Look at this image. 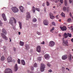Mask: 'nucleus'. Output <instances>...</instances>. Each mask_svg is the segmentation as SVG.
<instances>
[{
    "label": "nucleus",
    "instance_id": "nucleus-1",
    "mask_svg": "<svg viewBox=\"0 0 73 73\" xmlns=\"http://www.w3.org/2000/svg\"><path fill=\"white\" fill-rule=\"evenodd\" d=\"M2 33H1V36L3 38L5 39V40H7L8 38L6 37V36L5 35H7V31H5V29H2Z\"/></svg>",
    "mask_w": 73,
    "mask_h": 73
},
{
    "label": "nucleus",
    "instance_id": "nucleus-2",
    "mask_svg": "<svg viewBox=\"0 0 73 73\" xmlns=\"http://www.w3.org/2000/svg\"><path fill=\"white\" fill-rule=\"evenodd\" d=\"M13 20L15 22V24L16 23V20L14 17H12L11 18V19L9 21V24L11 25H13Z\"/></svg>",
    "mask_w": 73,
    "mask_h": 73
},
{
    "label": "nucleus",
    "instance_id": "nucleus-3",
    "mask_svg": "<svg viewBox=\"0 0 73 73\" xmlns=\"http://www.w3.org/2000/svg\"><path fill=\"white\" fill-rule=\"evenodd\" d=\"M12 10L14 13H17L19 12V9L16 7H13L12 8Z\"/></svg>",
    "mask_w": 73,
    "mask_h": 73
},
{
    "label": "nucleus",
    "instance_id": "nucleus-4",
    "mask_svg": "<svg viewBox=\"0 0 73 73\" xmlns=\"http://www.w3.org/2000/svg\"><path fill=\"white\" fill-rule=\"evenodd\" d=\"M41 67H40V70L41 72H44L45 68V64L42 63L41 64Z\"/></svg>",
    "mask_w": 73,
    "mask_h": 73
},
{
    "label": "nucleus",
    "instance_id": "nucleus-5",
    "mask_svg": "<svg viewBox=\"0 0 73 73\" xmlns=\"http://www.w3.org/2000/svg\"><path fill=\"white\" fill-rule=\"evenodd\" d=\"M5 73H12V70L9 68H7L5 71Z\"/></svg>",
    "mask_w": 73,
    "mask_h": 73
},
{
    "label": "nucleus",
    "instance_id": "nucleus-6",
    "mask_svg": "<svg viewBox=\"0 0 73 73\" xmlns=\"http://www.w3.org/2000/svg\"><path fill=\"white\" fill-rule=\"evenodd\" d=\"M41 48L40 46H38L36 48V51L38 52V53H40V52H41Z\"/></svg>",
    "mask_w": 73,
    "mask_h": 73
},
{
    "label": "nucleus",
    "instance_id": "nucleus-7",
    "mask_svg": "<svg viewBox=\"0 0 73 73\" xmlns=\"http://www.w3.org/2000/svg\"><path fill=\"white\" fill-rule=\"evenodd\" d=\"M55 44V43H54V42H53V41H51L50 42L49 45V46H50L52 47V46H53Z\"/></svg>",
    "mask_w": 73,
    "mask_h": 73
},
{
    "label": "nucleus",
    "instance_id": "nucleus-8",
    "mask_svg": "<svg viewBox=\"0 0 73 73\" xmlns=\"http://www.w3.org/2000/svg\"><path fill=\"white\" fill-rule=\"evenodd\" d=\"M68 40H63V45L64 46H68Z\"/></svg>",
    "mask_w": 73,
    "mask_h": 73
},
{
    "label": "nucleus",
    "instance_id": "nucleus-9",
    "mask_svg": "<svg viewBox=\"0 0 73 73\" xmlns=\"http://www.w3.org/2000/svg\"><path fill=\"white\" fill-rule=\"evenodd\" d=\"M43 23L44 25H49V23H48V21L46 19L44 21Z\"/></svg>",
    "mask_w": 73,
    "mask_h": 73
},
{
    "label": "nucleus",
    "instance_id": "nucleus-10",
    "mask_svg": "<svg viewBox=\"0 0 73 73\" xmlns=\"http://www.w3.org/2000/svg\"><path fill=\"white\" fill-rule=\"evenodd\" d=\"M8 62H12V58L11 56H9L7 58Z\"/></svg>",
    "mask_w": 73,
    "mask_h": 73
},
{
    "label": "nucleus",
    "instance_id": "nucleus-11",
    "mask_svg": "<svg viewBox=\"0 0 73 73\" xmlns=\"http://www.w3.org/2000/svg\"><path fill=\"white\" fill-rule=\"evenodd\" d=\"M26 17L28 19H31V15H30V13L29 12H27L26 14Z\"/></svg>",
    "mask_w": 73,
    "mask_h": 73
},
{
    "label": "nucleus",
    "instance_id": "nucleus-12",
    "mask_svg": "<svg viewBox=\"0 0 73 73\" xmlns=\"http://www.w3.org/2000/svg\"><path fill=\"white\" fill-rule=\"evenodd\" d=\"M2 16L3 19L5 21H6L7 18H6V16H5V14H2Z\"/></svg>",
    "mask_w": 73,
    "mask_h": 73
},
{
    "label": "nucleus",
    "instance_id": "nucleus-13",
    "mask_svg": "<svg viewBox=\"0 0 73 73\" xmlns=\"http://www.w3.org/2000/svg\"><path fill=\"white\" fill-rule=\"evenodd\" d=\"M60 28L62 31H66V27L65 26L63 27H60Z\"/></svg>",
    "mask_w": 73,
    "mask_h": 73
},
{
    "label": "nucleus",
    "instance_id": "nucleus-14",
    "mask_svg": "<svg viewBox=\"0 0 73 73\" xmlns=\"http://www.w3.org/2000/svg\"><path fill=\"white\" fill-rule=\"evenodd\" d=\"M50 18L52 20L54 19V18L55 17L53 16V14L52 13H50Z\"/></svg>",
    "mask_w": 73,
    "mask_h": 73
},
{
    "label": "nucleus",
    "instance_id": "nucleus-15",
    "mask_svg": "<svg viewBox=\"0 0 73 73\" xmlns=\"http://www.w3.org/2000/svg\"><path fill=\"white\" fill-rule=\"evenodd\" d=\"M19 8H20V10L21 12H24V7H23L22 6H20L19 7Z\"/></svg>",
    "mask_w": 73,
    "mask_h": 73
},
{
    "label": "nucleus",
    "instance_id": "nucleus-16",
    "mask_svg": "<svg viewBox=\"0 0 73 73\" xmlns=\"http://www.w3.org/2000/svg\"><path fill=\"white\" fill-rule=\"evenodd\" d=\"M62 60H66V59H67V56L66 55H63L62 57Z\"/></svg>",
    "mask_w": 73,
    "mask_h": 73
},
{
    "label": "nucleus",
    "instance_id": "nucleus-17",
    "mask_svg": "<svg viewBox=\"0 0 73 73\" xmlns=\"http://www.w3.org/2000/svg\"><path fill=\"white\" fill-rule=\"evenodd\" d=\"M20 45L21 46H23L24 45V42H22L21 41H20L19 42Z\"/></svg>",
    "mask_w": 73,
    "mask_h": 73
},
{
    "label": "nucleus",
    "instance_id": "nucleus-18",
    "mask_svg": "<svg viewBox=\"0 0 73 73\" xmlns=\"http://www.w3.org/2000/svg\"><path fill=\"white\" fill-rule=\"evenodd\" d=\"M21 62L22 63V64L23 65H25V62L24 61V60H21Z\"/></svg>",
    "mask_w": 73,
    "mask_h": 73
},
{
    "label": "nucleus",
    "instance_id": "nucleus-19",
    "mask_svg": "<svg viewBox=\"0 0 73 73\" xmlns=\"http://www.w3.org/2000/svg\"><path fill=\"white\" fill-rule=\"evenodd\" d=\"M17 70V65L16 64L15 67V71H16Z\"/></svg>",
    "mask_w": 73,
    "mask_h": 73
},
{
    "label": "nucleus",
    "instance_id": "nucleus-20",
    "mask_svg": "<svg viewBox=\"0 0 73 73\" xmlns=\"http://www.w3.org/2000/svg\"><path fill=\"white\" fill-rule=\"evenodd\" d=\"M25 47L26 49H29V45L26 44L25 45Z\"/></svg>",
    "mask_w": 73,
    "mask_h": 73
},
{
    "label": "nucleus",
    "instance_id": "nucleus-21",
    "mask_svg": "<svg viewBox=\"0 0 73 73\" xmlns=\"http://www.w3.org/2000/svg\"><path fill=\"white\" fill-rule=\"evenodd\" d=\"M19 27H20V29H21L22 28V24L20 22H19Z\"/></svg>",
    "mask_w": 73,
    "mask_h": 73
},
{
    "label": "nucleus",
    "instance_id": "nucleus-22",
    "mask_svg": "<svg viewBox=\"0 0 73 73\" xmlns=\"http://www.w3.org/2000/svg\"><path fill=\"white\" fill-rule=\"evenodd\" d=\"M44 57L45 58H49V56L48 54H46L44 55Z\"/></svg>",
    "mask_w": 73,
    "mask_h": 73
},
{
    "label": "nucleus",
    "instance_id": "nucleus-23",
    "mask_svg": "<svg viewBox=\"0 0 73 73\" xmlns=\"http://www.w3.org/2000/svg\"><path fill=\"white\" fill-rule=\"evenodd\" d=\"M64 38H67V37H68V33L67 34L66 33H64Z\"/></svg>",
    "mask_w": 73,
    "mask_h": 73
},
{
    "label": "nucleus",
    "instance_id": "nucleus-24",
    "mask_svg": "<svg viewBox=\"0 0 73 73\" xmlns=\"http://www.w3.org/2000/svg\"><path fill=\"white\" fill-rule=\"evenodd\" d=\"M37 21V19L36 18H34L33 19V23H36Z\"/></svg>",
    "mask_w": 73,
    "mask_h": 73
},
{
    "label": "nucleus",
    "instance_id": "nucleus-25",
    "mask_svg": "<svg viewBox=\"0 0 73 73\" xmlns=\"http://www.w3.org/2000/svg\"><path fill=\"white\" fill-rule=\"evenodd\" d=\"M71 58H72V55H71V54H69L68 56V59L69 61L71 60Z\"/></svg>",
    "mask_w": 73,
    "mask_h": 73
},
{
    "label": "nucleus",
    "instance_id": "nucleus-26",
    "mask_svg": "<svg viewBox=\"0 0 73 73\" xmlns=\"http://www.w3.org/2000/svg\"><path fill=\"white\" fill-rule=\"evenodd\" d=\"M4 60H5V57L4 56H2L1 58V61H4Z\"/></svg>",
    "mask_w": 73,
    "mask_h": 73
},
{
    "label": "nucleus",
    "instance_id": "nucleus-27",
    "mask_svg": "<svg viewBox=\"0 0 73 73\" xmlns=\"http://www.w3.org/2000/svg\"><path fill=\"white\" fill-rule=\"evenodd\" d=\"M61 16L62 17H65V14L63 13H62L61 14Z\"/></svg>",
    "mask_w": 73,
    "mask_h": 73
},
{
    "label": "nucleus",
    "instance_id": "nucleus-28",
    "mask_svg": "<svg viewBox=\"0 0 73 73\" xmlns=\"http://www.w3.org/2000/svg\"><path fill=\"white\" fill-rule=\"evenodd\" d=\"M32 10L33 12V13H35V7L34 6L32 8Z\"/></svg>",
    "mask_w": 73,
    "mask_h": 73
},
{
    "label": "nucleus",
    "instance_id": "nucleus-29",
    "mask_svg": "<svg viewBox=\"0 0 73 73\" xmlns=\"http://www.w3.org/2000/svg\"><path fill=\"white\" fill-rule=\"evenodd\" d=\"M68 37H72V34H71L68 33Z\"/></svg>",
    "mask_w": 73,
    "mask_h": 73
},
{
    "label": "nucleus",
    "instance_id": "nucleus-30",
    "mask_svg": "<svg viewBox=\"0 0 73 73\" xmlns=\"http://www.w3.org/2000/svg\"><path fill=\"white\" fill-rule=\"evenodd\" d=\"M71 21H72V19L70 18H69L67 20V21L68 22V23H70Z\"/></svg>",
    "mask_w": 73,
    "mask_h": 73
},
{
    "label": "nucleus",
    "instance_id": "nucleus-31",
    "mask_svg": "<svg viewBox=\"0 0 73 73\" xmlns=\"http://www.w3.org/2000/svg\"><path fill=\"white\" fill-rule=\"evenodd\" d=\"M64 4L65 5H66V6L67 5V1L66 0H65L64 1Z\"/></svg>",
    "mask_w": 73,
    "mask_h": 73
},
{
    "label": "nucleus",
    "instance_id": "nucleus-32",
    "mask_svg": "<svg viewBox=\"0 0 73 73\" xmlns=\"http://www.w3.org/2000/svg\"><path fill=\"white\" fill-rule=\"evenodd\" d=\"M54 27H52V28L50 30V31L51 32L53 33V32H52V31H53V30H54Z\"/></svg>",
    "mask_w": 73,
    "mask_h": 73
},
{
    "label": "nucleus",
    "instance_id": "nucleus-33",
    "mask_svg": "<svg viewBox=\"0 0 73 73\" xmlns=\"http://www.w3.org/2000/svg\"><path fill=\"white\" fill-rule=\"evenodd\" d=\"M17 61H18V63L19 64H21L20 60V59H18Z\"/></svg>",
    "mask_w": 73,
    "mask_h": 73
},
{
    "label": "nucleus",
    "instance_id": "nucleus-34",
    "mask_svg": "<svg viewBox=\"0 0 73 73\" xmlns=\"http://www.w3.org/2000/svg\"><path fill=\"white\" fill-rule=\"evenodd\" d=\"M34 66L35 68H36V67L37 66V64L36 63H35V64L34 65Z\"/></svg>",
    "mask_w": 73,
    "mask_h": 73
},
{
    "label": "nucleus",
    "instance_id": "nucleus-35",
    "mask_svg": "<svg viewBox=\"0 0 73 73\" xmlns=\"http://www.w3.org/2000/svg\"><path fill=\"white\" fill-rule=\"evenodd\" d=\"M64 11H66V7H64L63 8Z\"/></svg>",
    "mask_w": 73,
    "mask_h": 73
},
{
    "label": "nucleus",
    "instance_id": "nucleus-36",
    "mask_svg": "<svg viewBox=\"0 0 73 73\" xmlns=\"http://www.w3.org/2000/svg\"><path fill=\"white\" fill-rule=\"evenodd\" d=\"M3 26V23L1 21H0V26Z\"/></svg>",
    "mask_w": 73,
    "mask_h": 73
},
{
    "label": "nucleus",
    "instance_id": "nucleus-37",
    "mask_svg": "<svg viewBox=\"0 0 73 73\" xmlns=\"http://www.w3.org/2000/svg\"><path fill=\"white\" fill-rule=\"evenodd\" d=\"M31 69L32 70H34V68L32 66H31Z\"/></svg>",
    "mask_w": 73,
    "mask_h": 73
},
{
    "label": "nucleus",
    "instance_id": "nucleus-38",
    "mask_svg": "<svg viewBox=\"0 0 73 73\" xmlns=\"http://www.w3.org/2000/svg\"><path fill=\"white\" fill-rule=\"evenodd\" d=\"M36 11H38V12H40V9L38 8H36Z\"/></svg>",
    "mask_w": 73,
    "mask_h": 73
},
{
    "label": "nucleus",
    "instance_id": "nucleus-39",
    "mask_svg": "<svg viewBox=\"0 0 73 73\" xmlns=\"http://www.w3.org/2000/svg\"><path fill=\"white\" fill-rule=\"evenodd\" d=\"M52 24L53 25H56L55 23L54 22H52Z\"/></svg>",
    "mask_w": 73,
    "mask_h": 73
},
{
    "label": "nucleus",
    "instance_id": "nucleus-40",
    "mask_svg": "<svg viewBox=\"0 0 73 73\" xmlns=\"http://www.w3.org/2000/svg\"><path fill=\"white\" fill-rule=\"evenodd\" d=\"M37 34L38 35H41V33H40L38 32H37Z\"/></svg>",
    "mask_w": 73,
    "mask_h": 73
},
{
    "label": "nucleus",
    "instance_id": "nucleus-41",
    "mask_svg": "<svg viewBox=\"0 0 73 73\" xmlns=\"http://www.w3.org/2000/svg\"><path fill=\"white\" fill-rule=\"evenodd\" d=\"M46 4L47 6H49V3L48 1L46 2Z\"/></svg>",
    "mask_w": 73,
    "mask_h": 73
},
{
    "label": "nucleus",
    "instance_id": "nucleus-42",
    "mask_svg": "<svg viewBox=\"0 0 73 73\" xmlns=\"http://www.w3.org/2000/svg\"><path fill=\"white\" fill-rule=\"evenodd\" d=\"M60 1L61 4H62V3H63V0H60Z\"/></svg>",
    "mask_w": 73,
    "mask_h": 73
},
{
    "label": "nucleus",
    "instance_id": "nucleus-43",
    "mask_svg": "<svg viewBox=\"0 0 73 73\" xmlns=\"http://www.w3.org/2000/svg\"><path fill=\"white\" fill-rule=\"evenodd\" d=\"M41 44L44 45L45 44V42L44 41H43L41 43Z\"/></svg>",
    "mask_w": 73,
    "mask_h": 73
},
{
    "label": "nucleus",
    "instance_id": "nucleus-44",
    "mask_svg": "<svg viewBox=\"0 0 73 73\" xmlns=\"http://www.w3.org/2000/svg\"><path fill=\"white\" fill-rule=\"evenodd\" d=\"M3 48L4 50H5V48H7V47L5 46H3Z\"/></svg>",
    "mask_w": 73,
    "mask_h": 73
},
{
    "label": "nucleus",
    "instance_id": "nucleus-45",
    "mask_svg": "<svg viewBox=\"0 0 73 73\" xmlns=\"http://www.w3.org/2000/svg\"><path fill=\"white\" fill-rule=\"evenodd\" d=\"M72 28H73V26H71V27L70 28V29H71V30H73V29Z\"/></svg>",
    "mask_w": 73,
    "mask_h": 73
},
{
    "label": "nucleus",
    "instance_id": "nucleus-46",
    "mask_svg": "<svg viewBox=\"0 0 73 73\" xmlns=\"http://www.w3.org/2000/svg\"><path fill=\"white\" fill-rule=\"evenodd\" d=\"M56 19H58V16L56 15Z\"/></svg>",
    "mask_w": 73,
    "mask_h": 73
},
{
    "label": "nucleus",
    "instance_id": "nucleus-47",
    "mask_svg": "<svg viewBox=\"0 0 73 73\" xmlns=\"http://www.w3.org/2000/svg\"><path fill=\"white\" fill-rule=\"evenodd\" d=\"M47 65L48 66H49V67H50V64L48 63L47 64Z\"/></svg>",
    "mask_w": 73,
    "mask_h": 73
},
{
    "label": "nucleus",
    "instance_id": "nucleus-48",
    "mask_svg": "<svg viewBox=\"0 0 73 73\" xmlns=\"http://www.w3.org/2000/svg\"><path fill=\"white\" fill-rule=\"evenodd\" d=\"M67 11L68 12V11H69V7H68L67 8Z\"/></svg>",
    "mask_w": 73,
    "mask_h": 73
},
{
    "label": "nucleus",
    "instance_id": "nucleus-49",
    "mask_svg": "<svg viewBox=\"0 0 73 73\" xmlns=\"http://www.w3.org/2000/svg\"><path fill=\"white\" fill-rule=\"evenodd\" d=\"M70 17H72V19H73V17H72V14L71 13H70Z\"/></svg>",
    "mask_w": 73,
    "mask_h": 73
},
{
    "label": "nucleus",
    "instance_id": "nucleus-50",
    "mask_svg": "<svg viewBox=\"0 0 73 73\" xmlns=\"http://www.w3.org/2000/svg\"><path fill=\"white\" fill-rule=\"evenodd\" d=\"M16 48H14V51H16Z\"/></svg>",
    "mask_w": 73,
    "mask_h": 73
},
{
    "label": "nucleus",
    "instance_id": "nucleus-51",
    "mask_svg": "<svg viewBox=\"0 0 73 73\" xmlns=\"http://www.w3.org/2000/svg\"><path fill=\"white\" fill-rule=\"evenodd\" d=\"M42 5L43 7H44V6H45V3H43Z\"/></svg>",
    "mask_w": 73,
    "mask_h": 73
},
{
    "label": "nucleus",
    "instance_id": "nucleus-52",
    "mask_svg": "<svg viewBox=\"0 0 73 73\" xmlns=\"http://www.w3.org/2000/svg\"><path fill=\"white\" fill-rule=\"evenodd\" d=\"M69 1L70 2V3H71L72 2V0H69Z\"/></svg>",
    "mask_w": 73,
    "mask_h": 73
},
{
    "label": "nucleus",
    "instance_id": "nucleus-53",
    "mask_svg": "<svg viewBox=\"0 0 73 73\" xmlns=\"http://www.w3.org/2000/svg\"><path fill=\"white\" fill-rule=\"evenodd\" d=\"M37 25L36 24H35L34 25V27H37Z\"/></svg>",
    "mask_w": 73,
    "mask_h": 73
},
{
    "label": "nucleus",
    "instance_id": "nucleus-54",
    "mask_svg": "<svg viewBox=\"0 0 73 73\" xmlns=\"http://www.w3.org/2000/svg\"><path fill=\"white\" fill-rule=\"evenodd\" d=\"M52 70H50L48 71L49 72H52Z\"/></svg>",
    "mask_w": 73,
    "mask_h": 73
},
{
    "label": "nucleus",
    "instance_id": "nucleus-55",
    "mask_svg": "<svg viewBox=\"0 0 73 73\" xmlns=\"http://www.w3.org/2000/svg\"><path fill=\"white\" fill-rule=\"evenodd\" d=\"M18 34H19V35H20L21 34V33L20 32H19Z\"/></svg>",
    "mask_w": 73,
    "mask_h": 73
},
{
    "label": "nucleus",
    "instance_id": "nucleus-56",
    "mask_svg": "<svg viewBox=\"0 0 73 73\" xmlns=\"http://www.w3.org/2000/svg\"><path fill=\"white\" fill-rule=\"evenodd\" d=\"M27 72H29V73L30 72V71L29 70H27Z\"/></svg>",
    "mask_w": 73,
    "mask_h": 73
},
{
    "label": "nucleus",
    "instance_id": "nucleus-57",
    "mask_svg": "<svg viewBox=\"0 0 73 73\" xmlns=\"http://www.w3.org/2000/svg\"><path fill=\"white\" fill-rule=\"evenodd\" d=\"M71 41H72V42H73V38L71 40Z\"/></svg>",
    "mask_w": 73,
    "mask_h": 73
},
{
    "label": "nucleus",
    "instance_id": "nucleus-58",
    "mask_svg": "<svg viewBox=\"0 0 73 73\" xmlns=\"http://www.w3.org/2000/svg\"><path fill=\"white\" fill-rule=\"evenodd\" d=\"M9 40H10V42H11V38H9Z\"/></svg>",
    "mask_w": 73,
    "mask_h": 73
},
{
    "label": "nucleus",
    "instance_id": "nucleus-59",
    "mask_svg": "<svg viewBox=\"0 0 73 73\" xmlns=\"http://www.w3.org/2000/svg\"><path fill=\"white\" fill-rule=\"evenodd\" d=\"M31 73H35V72H33V71H31Z\"/></svg>",
    "mask_w": 73,
    "mask_h": 73
},
{
    "label": "nucleus",
    "instance_id": "nucleus-60",
    "mask_svg": "<svg viewBox=\"0 0 73 73\" xmlns=\"http://www.w3.org/2000/svg\"><path fill=\"white\" fill-rule=\"evenodd\" d=\"M59 22H61V19H60V20H59Z\"/></svg>",
    "mask_w": 73,
    "mask_h": 73
},
{
    "label": "nucleus",
    "instance_id": "nucleus-61",
    "mask_svg": "<svg viewBox=\"0 0 73 73\" xmlns=\"http://www.w3.org/2000/svg\"><path fill=\"white\" fill-rule=\"evenodd\" d=\"M56 1H59V0H56Z\"/></svg>",
    "mask_w": 73,
    "mask_h": 73
},
{
    "label": "nucleus",
    "instance_id": "nucleus-62",
    "mask_svg": "<svg viewBox=\"0 0 73 73\" xmlns=\"http://www.w3.org/2000/svg\"><path fill=\"white\" fill-rule=\"evenodd\" d=\"M44 11H46V9H44Z\"/></svg>",
    "mask_w": 73,
    "mask_h": 73
},
{
    "label": "nucleus",
    "instance_id": "nucleus-63",
    "mask_svg": "<svg viewBox=\"0 0 73 73\" xmlns=\"http://www.w3.org/2000/svg\"><path fill=\"white\" fill-rule=\"evenodd\" d=\"M55 8V6L53 7V8Z\"/></svg>",
    "mask_w": 73,
    "mask_h": 73
},
{
    "label": "nucleus",
    "instance_id": "nucleus-64",
    "mask_svg": "<svg viewBox=\"0 0 73 73\" xmlns=\"http://www.w3.org/2000/svg\"><path fill=\"white\" fill-rule=\"evenodd\" d=\"M66 69H68V68H66Z\"/></svg>",
    "mask_w": 73,
    "mask_h": 73
}]
</instances>
